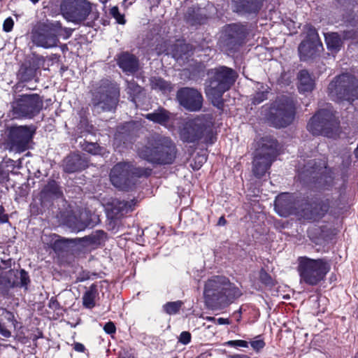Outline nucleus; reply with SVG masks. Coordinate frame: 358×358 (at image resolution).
Returning a JSON list of instances; mask_svg holds the SVG:
<instances>
[{"mask_svg": "<svg viewBox=\"0 0 358 358\" xmlns=\"http://www.w3.org/2000/svg\"><path fill=\"white\" fill-rule=\"evenodd\" d=\"M241 295V290L224 276H213L204 285L205 302L212 309L223 307Z\"/></svg>", "mask_w": 358, "mask_h": 358, "instance_id": "f257e3e1", "label": "nucleus"}, {"mask_svg": "<svg viewBox=\"0 0 358 358\" xmlns=\"http://www.w3.org/2000/svg\"><path fill=\"white\" fill-rule=\"evenodd\" d=\"M138 155L146 161L159 164H171L176 157V147L168 137H158L148 145L138 148Z\"/></svg>", "mask_w": 358, "mask_h": 358, "instance_id": "f03ea898", "label": "nucleus"}, {"mask_svg": "<svg viewBox=\"0 0 358 358\" xmlns=\"http://www.w3.org/2000/svg\"><path fill=\"white\" fill-rule=\"evenodd\" d=\"M297 262L300 282L309 285H316L323 280L331 268L329 262L324 259L299 257Z\"/></svg>", "mask_w": 358, "mask_h": 358, "instance_id": "7ed1b4c3", "label": "nucleus"}, {"mask_svg": "<svg viewBox=\"0 0 358 358\" xmlns=\"http://www.w3.org/2000/svg\"><path fill=\"white\" fill-rule=\"evenodd\" d=\"M277 156V142L271 137H264L257 143L253 160L252 172L261 178L270 168Z\"/></svg>", "mask_w": 358, "mask_h": 358, "instance_id": "20e7f679", "label": "nucleus"}, {"mask_svg": "<svg viewBox=\"0 0 358 358\" xmlns=\"http://www.w3.org/2000/svg\"><path fill=\"white\" fill-rule=\"evenodd\" d=\"M328 92L335 101H347L352 103L358 100V80L350 74H342L329 83Z\"/></svg>", "mask_w": 358, "mask_h": 358, "instance_id": "39448f33", "label": "nucleus"}, {"mask_svg": "<svg viewBox=\"0 0 358 358\" xmlns=\"http://www.w3.org/2000/svg\"><path fill=\"white\" fill-rule=\"evenodd\" d=\"M63 32L66 33L67 36L71 34L59 22L51 24L40 23L32 29L31 41L37 46L44 48L56 47L59 42V36H62Z\"/></svg>", "mask_w": 358, "mask_h": 358, "instance_id": "423d86ee", "label": "nucleus"}, {"mask_svg": "<svg viewBox=\"0 0 358 358\" xmlns=\"http://www.w3.org/2000/svg\"><path fill=\"white\" fill-rule=\"evenodd\" d=\"M148 174L149 171L147 169L134 167L129 162H120L112 168L110 180L115 187L127 190L134 184L136 177Z\"/></svg>", "mask_w": 358, "mask_h": 358, "instance_id": "0eeeda50", "label": "nucleus"}, {"mask_svg": "<svg viewBox=\"0 0 358 358\" xmlns=\"http://www.w3.org/2000/svg\"><path fill=\"white\" fill-rule=\"evenodd\" d=\"M43 108V101L36 94L20 96L11 103L10 115L13 119H31Z\"/></svg>", "mask_w": 358, "mask_h": 358, "instance_id": "6e6552de", "label": "nucleus"}, {"mask_svg": "<svg viewBox=\"0 0 358 358\" xmlns=\"http://www.w3.org/2000/svg\"><path fill=\"white\" fill-rule=\"evenodd\" d=\"M338 127V121L330 106L320 110L309 121L308 129L313 135H323L334 137V130Z\"/></svg>", "mask_w": 358, "mask_h": 358, "instance_id": "1a4fd4ad", "label": "nucleus"}, {"mask_svg": "<svg viewBox=\"0 0 358 358\" xmlns=\"http://www.w3.org/2000/svg\"><path fill=\"white\" fill-rule=\"evenodd\" d=\"M294 117V107L288 100L276 101L270 108L268 120L275 127L281 128L289 125Z\"/></svg>", "mask_w": 358, "mask_h": 358, "instance_id": "9d476101", "label": "nucleus"}, {"mask_svg": "<svg viewBox=\"0 0 358 358\" xmlns=\"http://www.w3.org/2000/svg\"><path fill=\"white\" fill-rule=\"evenodd\" d=\"M60 10L65 19L78 24L88 17L92 5L86 0H62Z\"/></svg>", "mask_w": 358, "mask_h": 358, "instance_id": "9b49d317", "label": "nucleus"}, {"mask_svg": "<svg viewBox=\"0 0 358 358\" xmlns=\"http://www.w3.org/2000/svg\"><path fill=\"white\" fill-rule=\"evenodd\" d=\"M35 131L32 127L13 126L8 129L7 145L10 151L22 152L29 148Z\"/></svg>", "mask_w": 358, "mask_h": 358, "instance_id": "f8f14e48", "label": "nucleus"}, {"mask_svg": "<svg viewBox=\"0 0 358 358\" xmlns=\"http://www.w3.org/2000/svg\"><path fill=\"white\" fill-rule=\"evenodd\" d=\"M206 129V127L200 120H189L184 122L180 128V138L184 142L193 143L203 136Z\"/></svg>", "mask_w": 358, "mask_h": 358, "instance_id": "ddd939ff", "label": "nucleus"}, {"mask_svg": "<svg viewBox=\"0 0 358 358\" xmlns=\"http://www.w3.org/2000/svg\"><path fill=\"white\" fill-rule=\"evenodd\" d=\"M180 105L191 111L199 110L202 106V96L196 90L189 87L180 89L177 93Z\"/></svg>", "mask_w": 358, "mask_h": 358, "instance_id": "4468645a", "label": "nucleus"}, {"mask_svg": "<svg viewBox=\"0 0 358 358\" xmlns=\"http://www.w3.org/2000/svg\"><path fill=\"white\" fill-rule=\"evenodd\" d=\"M117 92L116 91L108 92L106 93L98 92L93 98V104L94 110L100 113L101 111L111 110L117 104Z\"/></svg>", "mask_w": 358, "mask_h": 358, "instance_id": "2eb2a0df", "label": "nucleus"}, {"mask_svg": "<svg viewBox=\"0 0 358 358\" xmlns=\"http://www.w3.org/2000/svg\"><path fill=\"white\" fill-rule=\"evenodd\" d=\"M236 73L231 69L221 66L215 70V76L210 81L215 83L217 86L222 87L224 90H228L235 82Z\"/></svg>", "mask_w": 358, "mask_h": 358, "instance_id": "dca6fc26", "label": "nucleus"}, {"mask_svg": "<svg viewBox=\"0 0 358 358\" xmlns=\"http://www.w3.org/2000/svg\"><path fill=\"white\" fill-rule=\"evenodd\" d=\"M292 196L288 193L278 195L275 200V210L282 217L299 213L293 207Z\"/></svg>", "mask_w": 358, "mask_h": 358, "instance_id": "f3484780", "label": "nucleus"}, {"mask_svg": "<svg viewBox=\"0 0 358 358\" xmlns=\"http://www.w3.org/2000/svg\"><path fill=\"white\" fill-rule=\"evenodd\" d=\"M145 118L169 129L173 127L176 115L164 108H159L152 113L145 115Z\"/></svg>", "mask_w": 358, "mask_h": 358, "instance_id": "a211bd4d", "label": "nucleus"}, {"mask_svg": "<svg viewBox=\"0 0 358 358\" xmlns=\"http://www.w3.org/2000/svg\"><path fill=\"white\" fill-rule=\"evenodd\" d=\"M117 64L120 68L127 74L137 71L139 66L138 59L128 52H123L119 55Z\"/></svg>", "mask_w": 358, "mask_h": 358, "instance_id": "6ab92c4d", "label": "nucleus"}, {"mask_svg": "<svg viewBox=\"0 0 358 358\" xmlns=\"http://www.w3.org/2000/svg\"><path fill=\"white\" fill-rule=\"evenodd\" d=\"M234 11L241 14L255 13L261 7V0H232Z\"/></svg>", "mask_w": 358, "mask_h": 358, "instance_id": "aec40b11", "label": "nucleus"}, {"mask_svg": "<svg viewBox=\"0 0 358 358\" xmlns=\"http://www.w3.org/2000/svg\"><path fill=\"white\" fill-rule=\"evenodd\" d=\"M64 169L66 172L73 173L85 169L87 162L79 154H71L64 160Z\"/></svg>", "mask_w": 358, "mask_h": 358, "instance_id": "412c9836", "label": "nucleus"}, {"mask_svg": "<svg viewBox=\"0 0 358 358\" xmlns=\"http://www.w3.org/2000/svg\"><path fill=\"white\" fill-rule=\"evenodd\" d=\"M227 90H224L222 87L217 86L215 83L210 82V85L206 88V94L212 103L221 108L223 105L222 94Z\"/></svg>", "mask_w": 358, "mask_h": 358, "instance_id": "4be33fe9", "label": "nucleus"}, {"mask_svg": "<svg viewBox=\"0 0 358 358\" xmlns=\"http://www.w3.org/2000/svg\"><path fill=\"white\" fill-rule=\"evenodd\" d=\"M226 34L228 37L229 43L240 45L245 36V31L243 26L238 24H231L226 28Z\"/></svg>", "mask_w": 358, "mask_h": 358, "instance_id": "5701e85b", "label": "nucleus"}, {"mask_svg": "<svg viewBox=\"0 0 358 358\" xmlns=\"http://www.w3.org/2000/svg\"><path fill=\"white\" fill-rule=\"evenodd\" d=\"M9 278L18 283V287H24L27 289V286L29 282L28 273L24 270H13L6 271Z\"/></svg>", "mask_w": 358, "mask_h": 358, "instance_id": "b1692460", "label": "nucleus"}, {"mask_svg": "<svg viewBox=\"0 0 358 358\" xmlns=\"http://www.w3.org/2000/svg\"><path fill=\"white\" fill-rule=\"evenodd\" d=\"M299 90L300 92H310L314 88V80L306 70L299 73Z\"/></svg>", "mask_w": 358, "mask_h": 358, "instance_id": "393cba45", "label": "nucleus"}, {"mask_svg": "<svg viewBox=\"0 0 358 358\" xmlns=\"http://www.w3.org/2000/svg\"><path fill=\"white\" fill-rule=\"evenodd\" d=\"M99 293L96 285H92L83 296V305L87 308H92L96 305V300L98 298Z\"/></svg>", "mask_w": 358, "mask_h": 358, "instance_id": "a878e982", "label": "nucleus"}, {"mask_svg": "<svg viewBox=\"0 0 358 358\" xmlns=\"http://www.w3.org/2000/svg\"><path fill=\"white\" fill-rule=\"evenodd\" d=\"M307 31V38L306 41L311 43V54H313L316 50H320L322 48V44L319 41L318 34L315 28L310 25L306 26Z\"/></svg>", "mask_w": 358, "mask_h": 358, "instance_id": "bb28decb", "label": "nucleus"}, {"mask_svg": "<svg viewBox=\"0 0 358 358\" xmlns=\"http://www.w3.org/2000/svg\"><path fill=\"white\" fill-rule=\"evenodd\" d=\"M88 215V212L86 210L82 212L80 214V221L78 222L74 227L73 230L74 231H80L83 230L85 227L89 226H93L98 222V217L96 215H92L90 219L86 218Z\"/></svg>", "mask_w": 358, "mask_h": 358, "instance_id": "cd10ccee", "label": "nucleus"}, {"mask_svg": "<svg viewBox=\"0 0 358 358\" xmlns=\"http://www.w3.org/2000/svg\"><path fill=\"white\" fill-rule=\"evenodd\" d=\"M150 86L152 90L160 91L162 93H168L171 91V84L164 79L153 77L150 79Z\"/></svg>", "mask_w": 358, "mask_h": 358, "instance_id": "c85d7f7f", "label": "nucleus"}, {"mask_svg": "<svg viewBox=\"0 0 358 358\" xmlns=\"http://www.w3.org/2000/svg\"><path fill=\"white\" fill-rule=\"evenodd\" d=\"M325 41L329 50L337 52L342 44L341 37L337 33H329L324 35Z\"/></svg>", "mask_w": 358, "mask_h": 358, "instance_id": "c756f323", "label": "nucleus"}, {"mask_svg": "<svg viewBox=\"0 0 358 358\" xmlns=\"http://www.w3.org/2000/svg\"><path fill=\"white\" fill-rule=\"evenodd\" d=\"M111 206L110 210L115 215L118 214L122 215L124 213H127L131 209V205L129 202L117 199L113 200Z\"/></svg>", "mask_w": 358, "mask_h": 358, "instance_id": "7c9ffc66", "label": "nucleus"}, {"mask_svg": "<svg viewBox=\"0 0 358 358\" xmlns=\"http://www.w3.org/2000/svg\"><path fill=\"white\" fill-rule=\"evenodd\" d=\"M36 71L34 67L22 66L19 70L17 76L21 81L27 82L35 78Z\"/></svg>", "mask_w": 358, "mask_h": 358, "instance_id": "2f4dec72", "label": "nucleus"}, {"mask_svg": "<svg viewBox=\"0 0 358 358\" xmlns=\"http://www.w3.org/2000/svg\"><path fill=\"white\" fill-rule=\"evenodd\" d=\"M311 43H309L308 41H303L301 43L299 46V52L301 57V59L303 60H307L310 58L313 57L317 52L320 50H316L313 54H311Z\"/></svg>", "mask_w": 358, "mask_h": 358, "instance_id": "473e14b6", "label": "nucleus"}, {"mask_svg": "<svg viewBox=\"0 0 358 358\" xmlns=\"http://www.w3.org/2000/svg\"><path fill=\"white\" fill-rule=\"evenodd\" d=\"M83 150L94 155H99L103 156L106 153V150L104 148L99 146L95 143H85Z\"/></svg>", "mask_w": 358, "mask_h": 358, "instance_id": "72a5a7b5", "label": "nucleus"}, {"mask_svg": "<svg viewBox=\"0 0 358 358\" xmlns=\"http://www.w3.org/2000/svg\"><path fill=\"white\" fill-rule=\"evenodd\" d=\"M306 206H307V208L302 210V213H301V215L306 218H308V219H312V218L316 219L317 217H321L324 214V213L327 211V206H324L321 207V210H322L321 213L317 212V208L315 207L314 208V210H313L310 213H308L307 211L309 210L310 206L308 204H307Z\"/></svg>", "mask_w": 358, "mask_h": 358, "instance_id": "f704fd0d", "label": "nucleus"}, {"mask_svg": "<svg viewBox=\"0 0 358 358\" xmlns=\"http://www.w3.org/2000/svg\"><path fill=\"white\" fill-rule=\"evenodd\" d=\"M182 304L181 301L167 302L163 306V310L169 315H175L179 312Z\"/></svg>", "mask_w": 358, "mask_h": 358, "instance_id": "c9c22d12", "label": "nucleus"}, {"mask_svg": "<svg viewBox=\"0 0 358 358\" xmlns=\"http://www.w3.org/2000/svg\"><path fill=\"white\" fill-rule=\"evenodd\" d=\"M13 287H18V283L11 280L7 276L6 271H0V289H8Z\"/></svg>", "mask_w": 358, "mask_h": 358, "instance_id": "e433bc0d", "label": "nucleus"}, {"mask_svg": "<svg viewBox=\"0 0 358 358\" xmlns=\"http://www.w3.org/2000/svg\"><path fill=\"white\" fill-rule=\"evenodd\" d=\"M45 191L56 197L62 195V192L58 185L55 181H51L45 187Z\"/></svg>", "mask_w": 358, "mask_h": 358, "instance_id": "4c0bfd02", "label": "nucleus"}, {"mask_svg": "<svg viewBox=\"0 0 358 358\" xmlns=\"http://www.w3.org/2000/svg\"><path fill=\"white\" fill-rule=\"evenodd\" d=\"M225 345L234 348H248V343L243 340L229 341L224 343Z\"/></svg>", "mask_w": 358, "mask_h": 358, "instance_id": "58836bf2", "label": "nucleus"}, {"mask_svg": "<svg viewBox=\"0 0 358 358\" xmlns=\"http://www.w3.org/2000/svg\"><path fill=\"white\" fill-rule=\"evenodd\" d=\"M110 13L119 24H124L125 23L124 15L119 12L117 7H113Z\"/></svg>", "mask_w": 358, "mask_h": 358, "instance_id": "ea45409f", "label": "nucleus"}, {"mask_svg": "<svg viewBox=\"0 0 358 358\" xmlns=\"http://www.w3.org/2000/svg\"><path fill=\"white\" fill-rule=\"evenodd\" d=\"M127 90L129 94L136 95L140 93L141 87L138 85L135 82L130 81L127 82Z\"/></svg>", "mask_w": 358, "mask_h": 358, "instance_id": "a19ab883", "label": "nucleus"}, {"mask_svg": "<svg viewBox=\"0 0 358 358\" xmlns=\"http://www.w3.org/2000/svg\"><path fill=\"white\" fill-rule=\"evenodd\" d=\"M9 180V171L3 164H0V182L3 183Z\"/></svg>", "mask_w": 358, "mask_h": 358, "instance_id": "79ce46f5", "label": "nucleus"}, {"mask_svg": "<svg viewBox=\"0 0 358 358\" xmlns=\"http://www.w3.org/2000/svg\"><path fill=\"white\" fill-rule=\"evenodd\" d=\"M195 162L192 165L194 169H199L202 164L206 162V157L204 155H197L194 158Z\"/></svg>", "mask_w": 358, "mask_h": 358, "instance_id": "37998d69", "label": "nucleus"}, {"mask_svg": "<svg viewBox=\"0 0 358 358\" xmlns=\"http://www.w3.org/2000/svg\"><path fill=\"white\" fill-rule=\"evenodd\" d=\"M259 338V336L257 337V339L250 343L252 348L256 351H259L260 350L263 349L265 346L264 341Z\"/></svg>", "mask_w": 358, "mask_h": 358, "instance_id": "c03bdc74", "label": "nucleus"}, {"mask_svg": "<svg viewBox=\"0 0 358 358\" xmlns=\"http://www.w3.org/2000/svg\"><path fill=\"white\" fill-rule=\"evenodd\" d=\"M191 334L189 331H182L179 336L178 341L183 345H187L191 341Z\"/></svg>", "mask_w": 358, "mask_h": 358, "instance_id": "a18cd8bd", "label": "nucleus"}, {"mask_svg": "<svg viewBox=\"0 0 358 358\" xmlns=\"http://www.w3.org/2000/svg\"><path fill=\"white\" fill-rule=\"evenodd\" d=\"M260 280L265 285H271L272 278L271 277L264 271H262L259 275Z\"/></svg>", "mask_w": 358, "mask_h": 358, "instance_id": "49530a36", "label": "nucleus"}, {"mask_svg": "<svg viewBox=\"0 0 358 358\" xmlns=\"http://www.w3.org/2000/svg\"><path fill=\"white\" fill-rule=\"evenodd\" d=\"M13 24L14 22L13 19L11 17H8L3 22V29L5 31L9 32L12 30Z\"/></svg>", "mask_w": 358, "mask_h": 358, "instance_id": "de8ad7c7", "label": "nucleus"}, {"mask_svg": "<svg viewBox=\"0 0 358 358\" xmlns=\"http://www.w3.org/2000/svg\"><path fill=\"white\" fill-rule=\"evenodd\" d=\"M265 99H266V92L257 93L253 98V103L255 104H259L262 101H263Z\"/></svg>", "mask_w": 358, "mask_h": 358, "instance_id": "09e8293b", "label": "nucleus"}, {"mask_svg": "<svg viewBox=\"0 0 358 358\" xmlns=\"http://www.w3.org/2000/svg\"><path fill=\"white\" fill-rule=\"evenodd\" d=\"M103 329L108 334L115 333L116 330L115 324L112 322H107L105 324Z\"/></svg>", "mask_w": 358, "mask_h": 358, "instance_id": "8fccbe9b", "label": "nucleus"}, {"mask_svg": "<svg viewBox=\"0 0 358 358\" xmlns=\"http://www.w3.org/2000/svg\"><path fill=\"white\" fill-rule=\"evenodd\" d=\"M8 222V216L5 214L4 208L0 205V223H5Z\"/></svg>", "mask_w": 358, "mask_h": 358, "instance_id": "3c124183", "label": "nucleus"}, {"mask_svg": "<svg viewBox=\"0 0 358 358\" xmlns=\"http://www.w3.org/2000/svg\"><path fill=\"white\" fill-rule=\"evenodd\" d=\"M0 334L6 338H9L11 336L10 331H8L1 322H0Z\"/></svg>", "mask_w": 358, "mask_h": 358, "instance_id": "603ef678", "label": "nucleus"}, {"mask_svg": "<svg viewBox=\"0 0 358 358\" xmlns=\"http://www.w3.org/2000/svg\"><path fill=\"white\" fill-rule=\"evenodd\" d=\"M73 349L79 352H83L85 350L84 345L80 343H75L73 345Z\"/></svg>", "mask_w": 358, "mask_h": 358, "instance_id": "864d4df0", "label": "nucleus"}, {"mask_svg": "<svg viewBox=\"0 0 358 358\" xmlns=\"http://www.w3.org/2000/svg\"><path fill=\"white\" fill-rule=\"evenodd\" d=\"M355 31H348L344 34L343 38L344 39L353 38L355 37Z\"/></svg>", "mask_w": 358, "mask_h": 358, "instance_id": "5fc2aeb1", "label": "nucleus"}, {"mask_svg": "<svg viewBox=\"0 0 358 358\" xmlns=\"http://www.w3.org/2000/svg\"><path fill=\"white\" fill-rule=\"evenodd\" d=\"M217 324H229V321L228 319L220 317L217 319Z\"/></svg>", "mask_w": 358, "mask_h": 358, "instance_id": "6e6d98bb", "label": "nucleus"}, {"mask_svg": "<svg viewBox=\"0 0 358 358\" xmlns=\"http://www.w3.org/2000/svg\"><path fill=\"white\" fill-rule=\"evenodd\" d=\"M228 358H250L248 356L245 355H229L228 357Z\"/></svg>", "mask_w": 358, "mask_h": 358, "instance_id": "4d7b16f0", "label": "nucleus"}, {"mask_svg": "<svg viewBox=\"0 0 358 358\" xmlns=\"http://www.w3.org/2000/svg\"><path fill=\"white\" fill-rule=\"evenodd\" d=\"M88 278H89V275L87 273V274L83 275V276L78 277V280L84 281L85 280H87Z\"/></svg>", "mask_w": 358, "mask_h": 358, "instance_id": "13d9d810", "label": "nucleus"}, {"mask_svg": "<svg viewBox=\"0 0 358 358\" xmlns=\"http://www.w3.org/2000/svg\"><path fill=\"white\" fill-rule=\"evenodd\" d=\"M226 223V220L223 217H221L220 219H219V221H218V224L219 225H224Z\"/></svg>", "mask_w": 358, "mask_h": 358, "instance_id": "bf43d9fd", "label": "nucleus"}, {"mask_svg": "<svg viewBox=\"0 0 358 358\" xmlns=\"http://www.w3.org/2000/svg\"><path fill=\"white\" fill-rule=\"evenodd\" d=\"M6 317H7L8 320H11L13 318V315L11 313L6 312Z\"/></svg>", "mask_w": 358, "mask_h": 358, "instance_id": "052dcab7", "label": "nucleus"}, {"mask_svg": "<svg viewBox=\"0 0 358 358\" xmlns=\"http://www.w3.org/2000/svg\"><path fill=\"white\" fill-rule=\"evenodd\" d=\"M206 320L208 321H214V320H215V318L213 317H207Z\"/></svg>", "mask_w": 358, "mask_h": 358, "instance_id": "680f3d73", "label": "nucleus"}, {"mask_svg": "<svg viewBox=\"0 0 358 358\" xmlns=\"http://www.w3.org/2000/svg\"><path fill=\"white\" fill-rule=\"evenodd\" d=\"M4 264H6V265H8L9 266H10V264H11V260L9 259L7 262H3Z\"/></svg>", "mask_w": 358, "mask_h": 358, "instance_id": "e2e57ef3", "label": "nucleus"}, {"mask_svg": "<svg viewBox=\"0 0 358 358\" xmlns=\"http://www.w3.org/2000/svg\"><path fill=\"white\" fill-rule=\"evenodd\" d=\"M33 3H36L39 1V0H30Z\"/></svg>", "mask_w": 358, "mask_h": 358, "instance_id": "0e129e2a", "label": "nucleus"}, {"mask_svg": "<svg viewBox=\"0 0 358 358\" xmlns=\"http://www.w3.org/2000/svg\"><path fill=\"white\" fill-rule=\"evenodd\" d=\"M128 0H124L123 3L125 4L127 2Z\"/></svg>", "mask_w": 358, "mask_h": 358, "instance_id": "69168bd1", "label": "nucleus"}, {"mask_svg": "<svg viewBox=\"0 0 358 358\" xmlns=\"http://www.w3.org/2000/svg\"><path fill=\"white\" fill-rule=\"evenodd\" d=\"M15 280H20V278H15Z\"/></svg>", "mask_w": 358, "mask_h": 358, "instance_id": "338daca9", "label": "nucleus"}, {"mask_svg": "<svg viewBox=\"0 0 358 358\" xmlns=\"http://www.w3.org/2000/svg\"><path fill=\"white\" fill-rule=\"evenodd\" d=\"M355 358H358V353L357 354V355L355 356Z\"/></svg>", "mask_w": 358, "mask_h": 358, "instance_id": "774afa93", "label": "nucleus"}]
</instances>
